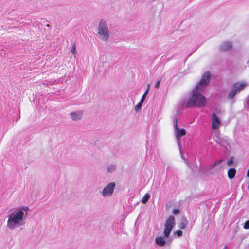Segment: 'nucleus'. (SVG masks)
<instances>
[{
	"instance_id": "6ab92c4d",
	"label": "nucleus",
	"mask_w": 249,
	"mask_h": 249,
	"mask_svg": "<svg viewBox=\"0 0 249 249\" xmlns=\"http://www.w3.org/2000/svg\"><path fill=\"white\" fill-rule=\"evenodd\" d=\"M71 51L72 53V55H73V56L75 58L76 52V44L75 43H73L72 44Z\"/></svg>"
},
{
	"instance_id": "dca6fc26",
	"label": "nucleus",
	"mask_w": 249,
	"mask_h": 249,
	"mask_svg": "<svg viewBox=\"0 0 249 249\" xmlns=\"http://www.w3.org/2000/svg\"><path fill=\"white\" fill-rule=\"evenodd\" d=\"M150 197V196L147 193L145 194L141 200L142 203L145 204L149 199Z\"/></svg>"
},
{
	"instance_id": "9d476101",
	"label": "nucleus",
	"mask_w": 249,
	"mask_h": 249,
	"mask_svg": "<svg viewBox=\"0 0 249 249\" xmlns=\"http://www.w3.org/2000/svg\"><path fill=\"white\" fill-rule=\"evenodd\" d=\"M70 115L73 120L77 121L80 120L82 118L83 112L82 111L72 112L71 113Z\"/></svg>"
},
{
	"instance_id": "39448f33",
	"label": "nucleus",
	"mask_w": 249,
	"mask_h": 249,
	"mask_svg": "<svg viewBox=\"0 0 249 249\" xmlns=\"http://www.w3.org/2000/svg\"><path fill=\"white\" fill-rule=\"evenodd\" d=\"M175 225V219L173 216H170L166 220L164 229V236L168 238L170 233Z\"/></svg>"
},
{
	"instance_id": "f3484780",
	"label": "nucleus",
	"mask_w": 249,
	"mask_h": 249,
	"mask_svg": "<svg viewBox=\"0 0 249 249\" xmlns=\"http://www.w3.org/2000/svg\"><path fill=\"white\" fill-rule=\"evenodd\" d=\"M149 87H150V85H148V87H147V89H146V91L144 92V93H143L141 99V101H142V102H144V100H145V98L148 94V93L149 91Z\"/></svg>"
},
{
	"instance_id": "9b49d317",
	"label": "nucleus",
	"mask_w": 249,
	"mask_h": 249,
	"mask_svg": "<svg viewBox=\"0 0 249 249\" xmlns=\"http://www.w3.org/2000/svg\"><path fill=\"white\" fill-rule=\"evenodd\" d=\"M155 243L157 245L162 247L165 244V241L164 240L163 237L160 236L156 238Z\"/></svg>"
},
{
	"instance_id": "2eb2a0df",
	"label": "nucleus",
	"mask_w": 249,
	"mask_h": 249,
	"mask_svg": "<svg viewBox=\"0 0 249 249\" xmlns=\"http://www.w3.org/2000/svg\"><path fill=\"white\" fill-rule=\"evenodd\" d=\"M143 103V102L140 100V101L135 107V110L136 112H138L140 110H141Z\"/></svg>"
},
{
	"instance_id": "1a4fd4ad",
	"label": "nucleus",
	"mask_w": 249,
	"mask_h": 249,
	"mask_svg": "<svg viewBox=\"0 0 249 249\" xmlns=\"http://www.w3.org/2000/svg\"><path fill=\"white\" fill-rule=\"evenodd\" d=\"M232 47V43L230 41L223 42L220 47V49L222 51H227L231 49Z\"/></svg>"
},
{
	"instance_id": "0eeeda50",
	"label": "nucleus",
	"mask_w": 249,
	"mask_h": 249,
	"mask_svg": "<svg viewBox=\"0 0 249 249\" xmlns=\"http://www.w3.org/2000/svg\"><path fill=\"white\" fill-rule=\"evenodd\" d=\"M115 182L109 183L102 191V195L104 197L110 196L113 193L115 187Z\"/></svg>"
},
{
	"instance_id": "f257e3e1",
	"label": "nucleus",
	"mask_w": 249,
	"mask_h": 249,
	"mask_svg": "<svg viewBox=\"0 0 249 249\" xmlns=\"http://www.w3.org/2000/svg\"><path fill=\"white\" fill-rule=\"evenodd\" d=\"M211 77L209 71L205 72L202 75L199 82L196 86L192 91V95L186 102L185 100L179 103V109L184 110L192 107H202L206 104V100L202 95L204 89L208 86Z\"/></svg>"
},
{
	"instance_id": "412c9836",
	"label": "nucleus",
	"mask_w": 249,
	"mask_h": 249,
	"mask_svg": "<svg viewBox=\"0 0 249 249\" xmlns=\"http://www.w3.org/2000/svg\"><path fill=\"white\" fill-rule=\"evenodd\" d=\"M175 234L180 237L182 235V231L181 230H178L175 232Z\"/></svg>"
},
{
	"instance_id": "cd10ccee",
	"label": "nucleus",
	"mask_w": 249,
	"mask_h": 249,
	"mask_svg": "<svg viewBox=\"0 0 249 249\" xmlns=\"http://www.w3.org/2000/svg\"><path fill=\"white\" fill-rule=\"evenodd\" d=\"M247 176L248 177H249V169L248 170V171H247Z\"/></svg>"
},
{
	"instance_id": "b1692460",
	"label": "nucleus",
	"mask_w": 249,
	"mask_h": 249,
	"mask_svg": "<svg viewBox=\"0 0 249 249\" xmlns=\"http://www.w3.org/2000/svg\"><path fill=\"white\" fill-rule=\"evenodd\" d=\"M29 210V208L28 207H22L20 208V209H18V210H22L23 212L24 211H27Z\"/></svg>"
},
{
	"instance_id": "ddd939ff",
	"label": "nucleus",
	"mask_w": 249,
	"mask_h": 249,
	"mask_svg": "<svg viewBox=\"0 0 249 249\" xmlns=\"http://www.w3.org/2000/svg\"><path fill=\"white\" fill-rule=\"evenodd\" d=\"M236 170L234 168H231L228 171V176L231 179H233L236 174Z\"/></svg>"
},
{
	"instance_id": "7ed1b4c3",
	"label": "nucleus",
	"mask_w": 249,
	"mask_h": 249,
	"mask_svg": "<svg viewBox=\"0 0 249 249\" xmlns=\"http://www.w3.org/2000/svg\"><path fill=\"white\" fill-rule=\"evenodd\" d=\"M98 34L101 39L106 41L109 38V32L106 21L101 20L98 26Z\"/></svg>"
},
{
	"instance_id": "f03ea898",
	"label": "nucleus",
	"mask_w": 249,
	"mask_h": 249,
	"mask_svg": "<svg viewBox=\"0 0 249 249\" xmlns=\"http://www.w3.org/2000/svg\"><path fill=\"white\" fill-rule=\"evenodd\" d=\"M26 217L22 210H16L12 212L8 216L7 226L11 230L24 225L23 221Z\"/></svg>"
},
{
	"instance_id": "aec40b11",
	"label": "nucleus",
	"mask_w": 249,
	"mask_h": 249,
	"mask_svg": "<svg viewBox=\"0 0 249 249\" xmlns=\"http://www.w3.org/2000/svg\"><path fill=\"white\" fill-rule=\"evenodd\" d=\"M233 163V158L232 157H231L227 161V164L228 166H230L232 165Z\"/></svg>"
},
{
	"instance_id": "5701e85b",
	"label": "nucleus",
	"mask_w": 249,
	"mask_h": 249,
	"mask_svg": "<svg viewBox=\"0 0 249 249\" xmlns=\"http://www.w3.org/2000/svg\"><path fill=\"white\" fill-rule=\"evenodd\" d=\"M244 228L245 229H249V220L246 221L244 225Z\"/></svg>"
},
{
	"instance_id": "a878e982",
	"label": "nucleus",
	"mask_w": 249,
	"mask_h": 249,
	"mask_svg": "<svg viewBox=\"0 0 249 249\" xmlns=\"http://www.w3.org/2000/svg\"><path fill=\"white\" fill-rule=\"evenodd\" d=\"M185 162L188 167H191V163L190 162L187 160L186 159H185Z\"/></svg>"
},
{
	"instance_id": "f8f14e48",
	"label": "nucleus",
	"mask_w": 249,
	"mask_h": 249,
	"mask_svg": "<svg viewBox=\"0 0 249 249\" xmlns=\"http://www.w3.org/2000/svg\"><path fill=\"white\" fill-rule=\"evenodd\" d=\"M188 223V221L185 217H183L181 219L180 223L178 227L181 229H184Z\"/></svg>"
},
{
	"instance_id": "a211bd4d",
	"label": "nucleus",
	"mask_w": 249,
	"mask_h": 249,
	"mask_svg": "<svg viewBox=\"0 0 249 249\" xmlns=\"http://www.w3.org/2000/svg\"><path fill=\"white\" fill-rule=\"evenodd\" d=\"M116 170V165L114 164H111L109 165L107 168V172L109 173H112Z\"/></svg>"
},
{
	"instance_id": "423d86ee",
	"label": "nucleus",
	"mask_w": 249,
	"mask_h": 249,
	"mask_svg": "<svg viewBox=\"0 0 249 249\" xmlns=\"http://www.w3.org/2000/svg\"><path fill=\"white\" fill-rule=\"evenodd\" d=\"M178 116L177 115L175 116L173 119V125L176 131V138L178 140V146H180V144L179 142V140L180 138L186 134V131L184 128L179 129L178 127Z\"/></svg>"
},
{
	"instance_id": "393cba45",
	"label": "nucleus",
	"mask_w": 249,
	"mask_h": 249,
	"mask_svg": "<svg viewBox=\"0 0 249 249\" xmlns=\"http://www.w3.org/2000/svg\"><path fill=\"white\" fill-rule=\"evenodd\" d=\"M179 147V150H180V154L181 155V157L184 159V160H185V159H186L183 155V154H182V151H181V145L180 146H178Z\"/></svg>"
},
{
	"instance_id": "4be33fe9",
	"label": "nucleus",
	"mask_w": 249,
	"mask_h": 249,
	"mask_svg": "<svg viewBox=\"0 0 249 249\" xmlns=\"http://www.w3.org/2000/svg\"><path fill=\"white\" fill-rule=\"evenodd\" d=\"M179 213L180 210L179 209H174L172 212V213L174 215H178Z\"/></svg>"
},
{
	"instance_id": "c85d7f7f",
	"label": "nucleus",
	"mask_w": 249,
	"mask_h": 249,
	"mask_svg": "<svg viewBox=\"0 0 249 249\" xmlns=\"http://www.w3.org/2000/svg\"><path fill=\"white\" fill-rule=\"evenodd\" d=\"M223 249H227V247L225 246Z\"/></svg>"
},
{
	"instance_id": "6e6552de",
	"label": "nucleus",
	"mask_w": 249,
	"mask_h": 249,
	"mask_svg": "<svg viewBox=\"0 0 249 249\" xmlns=\"http://www.w3.org/2000/svg\"><path fill=\"white\" fill-rule=\"evenodd\" d=\"M221 124V121L215 113H212V128L213 130L217 129Z\"/></svg>"
},
{
	"instance_id": "bb28decb",
	"label": "nucleus",
	"mask_w": 249,
	"mask_h": 249,
	"mask_svg": "<svg viewBox=\"0 0 249 249\" xmlns=\"http://www.w3.org/2000/svg\"><path fill=\"white\" fill-rule=\"evenodd\" d=\"M160 80L158 81L155 85V88H158L160 85Z\"/></svg>"
},
{
	"instance_id": "4468645a",
	"label": "nucleus",
	"mask_w": 249,
	"mask_h": 249,
	"mask_svg": "<svg viewBox=\"0 0 249 249\" xmlns=\"http://www.w3.org/2000/svg\"><path fill=\"white\" fill-rule=\"evenodd\" d=\"M223 161V159H220V160H218L214 162L213 164H212L210 166L209 169L211 170V169H213L215 166L221 164Z\"/></svg>"
},
{
	"instance_id": "20e7f679",
	"label": "nucleus",
	"mask_w": 249,
	"mask_h": 249,
	"mask_svg": "<svg viewBox=\"0 0 249 249\" xmlns=\"http://www.w3.org/2000/svg\"><path fill=\"white\" fill-rule=\"evenodd\" d=\"M246 86V84L244 83H241L239 82L235 83L232 86L231 89L228 95V98L230 99H233L235 96L243 90Z\"/></svg>"
}]
</instances>
